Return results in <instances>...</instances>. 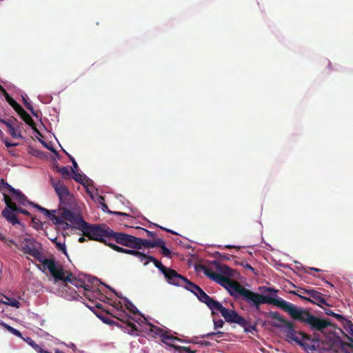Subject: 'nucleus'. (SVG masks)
I'll list each match as a JSON object with an SVG mask.
<instances>
[{"label": "nucleus", "instance_id": "obj_43", "mask_svg": "<svg viewBox=\"0 0 353 353\" xmlns=\"http://www.w3.org/2000/svg\"><path fill=\"white\" fill-rule=\"evenodd\" d=\"M242 265L243 268H245V269H248V270H250V271H252V272H254V274H256L255 272V270L254 268H252L249 263H242Z\"/></svg>", "mask_w": 353, "mask_h": 353}, {"label": "nucleus", "instance_id": "obj_33", "mask_svg": "<svg viewBox=\"0 0 353 353\" xmlns=\"http://www.w3.org/2000/svg\"><path fill=\"white\" fill-rule=\"evenodd\" d=\"M344 327L345 330L353 336V323L349 320H345L344 323Z\"/></svg>", "mask_w": 353, "mask_h": 353}, {"label": "nucleus", "instance_id": "obj_48", "mask_svg": "<svg viewBox=\"0 0 353 353\" xmlns=\"http://www.w3.org/2000/svg\"><path fill=\"white\" fill-rule=\"evenodd\" d=\"M18 212L28 216L30 215V212L27 210L21 208H19Z\"/></svg>", "mask_w": 353, "mask_h": 353}, {"label": "nucleus", "instance_id": "obj_59", "mask_svg": "<svg viewBox=\"0 0 353 353\" xmlns=\"http://www.w3.org/2000/svg\"><path fill=\"white\" fill-rule=\"evenodd\" d=\"M32 221L34 223H37V222H39V220H37L34 217L32 219Z\"/></svg>", "mask_w": 353, "mask_h": 353}, {"label": "nucleus", "instance_id": "obj_50", "mask_svg": "<svg viewBox=\"0 0 353 353\" xmlns=\"http://www.w3.org/2000/svg\"><path fill=\"white\" fill-rule=\"evenodd\" d=\"M3 199L6 205L9 204L10 202L12 201L11 199L7 194H4Z\"/></svg>", "mask_w": 353, "mask_h": 353}, {"label": "nucleus", "instance_id": "obj_31", "mask_svg": "<svg viewBox=\"0 0 353 353\" xmlns=\"http://www.w3.org/2000/svg\"><path fill=\"white\" fill-rule=\"evenodd\" d=\"M72 172L73 173L72 178L74 179V180L84 185L83 180L85 179L86 176H83L82 174L76 172L75 170H73V168H72Z\"/></svg>", "mask_w": 353, "mask_h": 353}, {"label": "nucleus", "instance_id": "obj_57", "mask_svg": "<svg viewBox=\"0 0 353 353\" xmlns=\"http://www.w3.org/2000/svg\"><path fill=\"white\" fill-rule=\"evenodd\" d=\"M85 241V238L83 236H81L79 239V242L83 243Z\"/></svg>", "mask_w": 353, "mask_h": 353}, {"label": "nucleus", "instance_id": "obj_39", "mask_svg": "<svg viewBox=\"0 0 353 353\" xmlns=\"http://www.w3.org/2000/svg\"><path fill=\"white\" fill-rule=\"evenodd\" d=\"M224 325V322L223 320L221 319H219V320H214V328L216 329V328H219V327H222Z\"/></svg>", "mask_w": 353, "mask_h": 353}, {"label": "nucleus", "instance_id": "obj_22", "mask_svg": "<svg viewBox=\"0 0 353 353\" xmlns=\"http://www.w3.org/2000/svg\"><path fill=\"white\" fill-rule=\"evenodd\" d=\"M134 256L138 258L144 265H147L150 262H151L152 258V256L141 252L138 250H137Z\"/></svg>", "mask_w": 353, "mask_h": 353}, {"label": "nucleus", "instance_id": "obj_12", "mask_svg": "<svg viewBox=\"0 0 353 353\" xmlns=\"http://www.w3.org/2000/svg\"><path fill=\"white\" fill-rule=\"evenodd\" d=\"M68 208H60L61 210L60 217H61L63 221L65 220L70 222L73 225L72 227L80 230L85 221L80 214L72 212Z\"/></svg>", "mask_w": 353, "mask_h": 353}, {"label": "nucleus", "instance_id": "obj_11", "mask_svg": "<svg viewBox=\"0 0 353 353\" xmlns=\"http://www.w3.org/2000/svg\"><path fill=\"white\" fill-rule=\"evenodd\" d=\"M151 262L154 263L161 273H163L169 283L174 285H180V279H183V276L178 274L174 270L166 268L161 261L152 256Z\"/></svg>", "mask_w": 353, "mask_h": 353}, {"label": "nucleus", "instance_id": "obj_26", "mask_svg": "<svg viewBox=\"0 0 353 353\" xmlns=\"http://www.w3.org/2000/svg\"><path fill=\"white\" fill-rule=\"evenodd\" d=\"M52 242L55 244L56 248L67 256V250L64 243H61L57 241V237L51 239Z\"/></svg>", "mask_w": 353, "mask_h": 353}, {"label": "nucleus", "instance_id": "obj_45", "mask_svg": "<svg viewBox=\"0 0 353 353\" xmlns=\"http://www.w3.org/2000/svg\"><path fill=\"white\" fill-rule=\"evenodd\" d=\"M28 109L31 112L33 116H34L37 118L39 117L38 112L35 111L33 107H28Z\"/></svg>", "mask_w": 353, "mask_h": 353}, {"label": "nucleus", "instance_id": "obj_44", "mask_svg": "<svg viewBox=\"0 0 353 353\" xmlns=\"http://www.w3.org/2000/svg\"><path fill=\"white\" fill-rule=\"evenodd\" d=\"M332 316L335 317L339 321L345 322L346 319L341 314L334 313V315Z\"/></svg>", "mask_w": 353, "mask_h": 353}, {"label": "nucleus", "instance_id": "obj_32", "mask_svg": "<svg viewBox=\"0 0 353 353\" xmlns=\"http://www.w3.org/2000/svg\"><path fill=\"white\" fill-rule=\"evenodd\" d=\"M17 119L14 118V117H11L7 120L4 119L3 123V124H5L6 125V127L8 128V129H10L11 128H12L14 125H17Z\"/></svg>", "mask_w": 353, "mask_h": 353}, {"label": "nucleus", "instance_id": "obj_23", "mask_svg": "<svg viewBox=\"0 0 353 353\" xmlns=\"http://www.w3.org/2000/svg\"><path fill=\"white\" fill-rule=\"evenodd\" d=\"M216 269L219 274H221V275L225 276H232V270L226 265L223 264H217Z\"/></svg>", "mask_w": 353, "mask_h": 353}, {"label": "nucleus", "instance_id": "obj_8", "mask_svg": "<svg viewBox=\"0 0 353 353\" xmlns=\"http://www.w3.org/2000/svg\"><path fill=\"white\" fill-rule=\"evenodd\" d=\"M25 254H28L35 259L42 252V245L33 238H23L20 240L19 248Z\"/></svg>", "mask_w": 353, "mask_h": 353}, {"label": "nucleus", "instance_id": "obj_47", "mask_svg": "<svg viewBox=\"0 0 353 353\" xmlns=\"http://www.w3.org/2000/svg\"><path fill=\"white\" fill-rule=\"evenodd\" d=\"M263 292L266 293V292H270V293H272V292H274L276 293L277 291L272 288H264V290L263 291Z\"/></svg>", "mask_w": 353, "mask_h": 353}, {"label": "nucleus", "instance_id": "obj_41", "mask_svg": "<svg viewBox=\"0 0 353 353\" xmlns=\"http://www.w3.org/2000/svg\"><path fill=\"white\" fill-rule=\"evenodd\" d=\"M140 230L143 233H145L148 236L153 237L155 236V233L153 232L149 231L146 229L141 228H140Z\"/></svg>", "mask_w": 353, "mask_h": 353}, {"label": "nucleus", "instance_id": "obj_25", "mask_svg": "<svg viewBox=\"0 0 353 353\" xmlns=\"http://www.w3.org/2000/svg\"><path fill=\"white\" fill-rule=\"evenodd\" d=\"M223 334L224 333L222 332H209L205 334H202L201 338H210L211 339L215 340L218 342V339L223 337Z\"/></svg>", "mask_w": 353, "mask_h": 353}, {"label": "nucleus", "instance_id": "obj_40", "mask_svg": "<svg viewBox=\"0 0 353 353\" xmlns=\"http://www.w3.org/2000/svg\"><path fill=\"white\" fill-rule=\"evenodd\" d=\"M5 241L6 243H7V244H8V245H10H10H14L17 248H18V249L19 248V243H17V242H15L14 240H12V239H9V240H8V239H6V241Z\"/></svg>", "mask_w": 353, "mask_h": 353}, {"label": "nucleus", "instance_id": "obj_6", "mask_svg": "<svg viewBox=\"0 0 353 353\" xmlns=\"http://www.w3.org/2000/svg\"><path fill=\"white\" fill-rule=\"evenodd\" d=\"M181 285L188 290L192 292L198 299L207 305V306L214 312V309L218 304L219 301L213 299L209 295H208L199 285L189 281L187 278L183 276V279H180Z\"/></svg>", "mask_w": 353, "mask_h": 353}, {"label": "nucleus", "instance_id": "obj_29", "mask_svg": "<svg viewBox=\"0 0 353 353\" xmlns=\"http://www.w3.org/2000/svg\"><path fill=\"white\" fill-rule=\"evenodd\" d=\"M57 171L64 179H70L72 177L71 173L67 167L57 168Z\"/></svg>", "mask_w": 353, "mask_h": 353}, {"label": "nucleus", "instance_id": "obj_36", "mask_svg": "<svg viewBox=\"0 0 353 353\" xmlns=\"http://www.w3.org/2000/svg\"><path fill=\"white\" fill-rule=\"evenodd\" d=\"M161 254L168 258H171L172 254L171 251L165 245L161 248Z\"/></svg>", "mask_w": 353, "mask_h": 353}, {"label": "nucleus", "instance_id": "obj_62", "mask_svg": "<svg viewBox=\"0 0 353 353\" xmlns=\"http://www.w3.org/2000/svg\"><path fill=\"white\" fill-rule=\"evenodd\" d=\"M103 321L106 323H108V324H110L111 322L110 321H108V320H106L105 319H103Z\"/></svg>", "mask_w": 353, "mask_h": 353}, {"label": "nucleus", "instance_id": "obj_1", "mask_svg": "<svg viewBox=\"0 0 353 353\" xmlns=\"http://www.w3.org/2000/svg\"><path fill=\"white\" fill-rule=\"evenodd\" d=\"M270 316L273 319L280 321L285 327V336L288 341H294L307 352H313L316 350L314 345H310L303 341L319 343L321 340L319 334L314 333L313 336H312L303 332H296L294 323L285 319L277 312H271Z\"/></svg>", "mask_w": 353, "mask_h": 353}, {"label": "nucleus", "instance_id": "obj_24", "mask_svg": "<svg viewBox=\"0 0 353 353\" xmlns=\"http://www.w3.org/2000/svg\"><path fill=\"white\" fill-rule=\"evenodd\" d=\"M4 298L6 301H3V299H0V303H3L6 305H10L12 307H14L16 308H19L21 306V303L14 298H9L6 296H4Z\"/></svg>", "mask_w": 353, "mask_h": 353}, {"label": "nucleus", "instance_id": "obj_15", "mask_svg": "<svg viewBox=\"0 0 353 353\" xmlns=\"http://www.w3.org/2000/svg\"><path fill=\"white\" fill-rule=\"evenodd\" d=\"M151 327L150 331L154 332V334L160 336L161 337V341L168 345L173 347V343L175 341H182V340L179 337L168 334L167 331H165L161 328L155 325H151Z\"/></svg>", "mask_w": 353, "mask_h": 353}, {"label": "nucleus", "instance_id": "obj_54", "mask_svg": "<svg viewBox=\"0 0 353 353\" xmlns=\"http://www.w3.org/2000/svg\"><path fill=\"white\" fill-rule=\"evenodd\" d=\"M2 91L3 92V95L5 96L6 100H7V97H11L9 95V94L3 88H2Z\"/></svg>", "mask_w": 353, "mask_h": 353}, {"label": "nucleus", "instance_id": "obj_55", "mask_svg": "<svg viewBox=\"0 0 353 353\" xmlns=\"http://www.w3.org/2000/svg\"><path fill=\"white\" fill-rule=\"evenodd\" d=\"M161 228L162 230H164L167 231L168 232L171 233V234H176V232H174V231H172V230H171L165 229V228H163V227H161Z\"/></svg>", "mask_w": 353, "mask_h": 353}, {"label": "nucleus", "instance_id": "obj_28", "mask_svg": "<svg viewBox=\"0 0 353 353\" xmlns=\"http://www.w3.org/2000/svg\"><path fill=\"white\" fill-rule=\"evenodd\" d=\"M19 128H20V127H19V124L17 123V125H14L12 128L9 129L8 130V132L10 133V134L13 138H21V137H22V136L19 132Z\"/></svg>", "mask_w": 353, "mask_h": 353}, {"label": "nucleus", "instance_id": "obj_37", "mask_svg": "<svg viewBox=\"0 0 353 353\" xmlns=\"http://www.w3.org/2000/svg\"><path fill=\"white\" fill-rule=\"evenodd\" d=\"M154 248H161L165 245V241L163 239H157L153 241Z\"/></svg>", "mask_w": 353, "mask_h": 353}, {"label": "nucleus", "instance_id": "obj_42", "mask_svg": "<svg viewBox=\"0 0 353 353\" xmlns=\"http://www.w3.org/2000/svg\"><path fill=\"white\" fill-rule=\"evenodd\" d=\"M67 154H68V157L70 158V161L72 163V167L71 168V169L73 168V170H75V169H77V167H78L77 163L76 162L74 159L71 155H70L68 153H67Z\"/></svg>", "mask_w": 353, "mask_h": 353}, {"label": "nucleus", "instance_id": "obj_61", "mask_svg": "<svg viewBox=\"0 0 353 353\" xmlns=\"http://www.w3.org/2000/svg\"><path fill=\"white\" fill-rule=\"evenodd\" d=\"M310 270H314V271H315V272H319V271H321V270H320V269L315 268H310Z\"/></svg>", "mask_w": 353, "mask_h": 353}, {"label": "nucleus", "instance_id": "obj_60", "mask_svg": "<svg viewBox=\"0 0 353 353\" xmlns=\"http://www.w3.org/2000/svg\"><path fill=\"white\" fill-rule=\"evenodd\" d=\"M32 221L34 223H37V222H39V220H37L34 217L32 219Z\"/></svg>", "mask_w": 353, "mask_h": 353}, {"label": "nucleus", "instance_id": "obj_19", "mask_svg": "<svg viewBox=\"0 0 353 353\" xmlns=\"http://www.w3.org/2000/svg\"><path fill=\"white\" fill-rule=\"evenodd\" d=\"M17 114L28 125L31 127L32 129L39 132L37 129L35 122L32 120L30 115L23 110V108H22Z\"/></svg>", "mask_w": 353, "mask_h": 353}, {"label": "nucleus", "instance_id": "obj_58", "mask_svg": "<svg viewBox=\"0 0 353 353\" xmlns=\"http://www.w3.org/2000/svg\"><path fill=\"white\" fill-rule=\"evenodd\" d=\"M0 240L3 241H6L5 236L1 233H0Z\"/></svg>", "mask_w": 353, "mask_h": 353}, {"label": "nucleus", "instance_id": "obj_5", "mask_svg": "<svg viewBox=\"0 0 353 353\" xmlns=\"http://www.w3.org/2000/svg\"><path fill=\"white\" fill-rule=\"evenodd\" d=\"M242 300L245 301L250 307L254 308L256 311L260 310V306L262 304H272L283 311L287 306L288 302L281 298H273L254 292L249 289L245 290Z\"/></svg>", "mask_w": 353, "mask_h": 353}, {"label": "nucleus", "instance_id": "obj_35", "mask_svg": "<svg viewBox=\"0 0 353 353\" xmlns=\"http://www.w3.org/2000/svg\"><path fill=\"white\" fill-rule=\"evenodd\" d=\"M173 348L179 352L184 351L187 353H196V351H192L190 347L185 346L173 345Z\"/></svg>", "mask_w": 353, "mask_h": 353}, {"label": "nucleus", "instance_id": "obj_14", "mask_svg": "<svg viewBox=\"0 0 353 353\" xmlns=\"http://www.w3.org/2000/svg\"><path fill=\"white\" fill-rule=\"evenodd\" d=\"M201 268L203 270V273L205 274V275H206L208 277H209L214 281L216 282L218 284L221 285L225 289H228V286L233 281V280L230 279V276H225L221 275V274L215 273L212 270L206 268L205 266H202Z\"/></svg>", "mask_w": 353, "mask_h": 353}, {"label": "nucleus", "instance_id": "obj_49", "mask_svg": "<svg viewBox=\"0 0 353 353\" xmlns=\"http://www.w3.org/2000/svg\"><path fill=\"white\" fill-rule=\"evenodd\" d=\"M23 102L27 109H28V107H32V105L28 102L27 99L23 97Z\"/></svg>", "mask_w": 353, "mask_h": 353}, {"label": "nucleus", "instance_id": "obj_10", "mask_svg": "<svg viewBox=\"0 0 353 353\" xmlns=\"http://www.w3.org/2000/svg\"><path fill=\"white\" fill-rule=\"evenodd\" d=\"M218 312L228 323H235L242 327H245L247 324V321L243 317L241 316L236 311L224 307L220 302L218 303L212 313L214 314Z\"/></svg>", "mask_w": 353, "mask_h": 353}, {"label": "nucleus", "instance_id": "obj_16", "mask_svg": "<svg viewBox=\"0 0 353 353\" xmlns=\"http://www.w3.org/2000/svg\"><path fill=\"white\" fill-rule=\"evenodd\" d=\"M34 206L37 208L40 212L43 213V214L50 221H52L54 225H61L63 223L61 217H60V214L59 216L55 214L56 210H48V209L44 208L37 204H34Z\"/></svg>", "mask_w": 353, "mask_h": 353}, {"label": "nucleus", "instance_id": "obj_20", "mask_svg": "<svg viewBox=\"0 0 353 353\" xmlns=\"http://www.w3.org/2000/svg\"><path fill=\"white\" fill-rule=\"evenodd\" d=\"M15 212L12 211L10 210L4 209L2 211V216L10 223L12 225L19 224L20 222L17 219Z\"/></svg>", "mask_w": 353, "mask_h": 353}, {"label": "nucleus", "instance_id": "obj_13", "mask_svg": "<svg viewBox=\"0 0 353 353\" xmlns=\"http://www.w3.org/2000/svg\"><path fill=\"white\" fill-rule=\"evenodd\" d=\"M303 293H305L310 296V297L304 296L300 294L297 295L303 300L314 303L322 308H324V305L329 306L325 299L323 297L322 293L316 291L313 289H301ZM296 294V293H295Z\"/></svg>", "mask_w": 353, "mask_h": 353}, {"label": "nucleus", "instance_id": "obj_30", "mask_svg": "<svg viewBox=\"0 0 353 353\" xmlns=\"http://www.w3.org/2000/svg\"><path fill=\"white\" fill-rule=\"evenodd\" d=\"M8 103L18 113L23 108L12 97H7Z\"/></svg>", "mask_w": 353, "mask_h": 353}, {"label": "nucleus", "instance_id": "obj_51", "mask_svg": "<svg viewBox=\"0 0 353 353\" xmlns=\"http://www.w3.org/2000/svg\"><path fill=\"white\" fill-rule=\"evenodd\" d=\"M4 143L6 145V146L7 148H10V147H12V146H16L17 145V143H12L10 142H9L8 141L6 140L4 141Z\"/></svg>", "mask_w": 353, "mask_h": 353}, {"label": "nucleus", "instance_id": "obj_53", "mask_svg": "<svg viewBox=\"0 0 353 353\" xmlns=\"http://www.w3.org/2000/svg\"><path fill=\"white\" fill-rule=\"evenodd\" d=\"M225 248H228V249H231V248L240 249V247H237L235 245H225Z\"/></svg>", "mask_w": 353, "mask_h": 353}, {"label": "nucleus", "instance_id": "obj_64", "mask_svg": "<svg viewBox=\"0 0 353 353\" xmlns=\"http://www.w3.org/2000/svg\"><path fill=\"white\" fill-rule=\"evenodd\" d=\"M105 209H108V206L105 204L103 205V210H105Z\"/></svg>", "mask_w": 353, "mask_h": 353}, {"label": "nucleus", "instance_id": "obj_52", "mask_svg": "<svg viewBox=\"0 0 353 353\" xmlns=\"http://www.w3.org/2000/svg\"><path fill=\"white\" fill-rule=\"evenodd\" d=\"M61 225H63V230H67L70 228V225L68 223H65L64 221Z\"/></svg>", "mask_w": 353, "mask_h": 353}, {"label": "nucleus", "instance_id": "obj_56", "mask_svg": "<svg viewBox=\"0 0 353 353\" xmlns=\"http://www.w3.org/2000/svg\"><path fill=\"white\" fill-rule=\"evenodd\" d=\"M116 214L121 215V216H128L126 213L124 212H114Z\"/></svg>", "mask_w": 353, "mask_h": 353}, {"label": "nucleus", "instance_id": "obj_4", "mask_svg": "<svg viewBox=\"0 0 353 353\" xmlns=\"http://www.w3.org/2000/svg\"><path fill=\"white\" fill-rule=\"evenodd\" d=\"M80 230H81L83 235L89 238V239L102 242L107 245L110 243H107L105 239L108 240L113 239L117 243V238L121 236V234H124L123 232H114L110 227L105 224L91 225L86 221L84 222Z\"/></svg>", "mask_w": 353, "mask_h": 353}, {"label": "nucleus", "instance_id": "obj_34", "mask_svg": "<svg viewBox=\"0 0 353 353\" xmlns=\"http://www.w3.org/2000/svg\"><path fill=\"white\" fill-rule=\"evenodd\" d=\"M126 308L133 314H137L139 312L137 307L130 301H127L125 304Z\"/></svg>", "mask_w": 353, "mask_h": 353}, {"label": "nucleus", "instance_id": "obj_9", "mask_svg": "<svg viewBox=\"0 0 353 353\" xmlns=\"http://www.w3.org/2000/svg\"><path fill=\"white\" fill-rule=\"evenodd\" d=\"M52 186L60 201L61 208H70L74 204L73 195L69 192L63 182L58 181L52 182Z\"/></svg>", "mask_w": 353, "mask_h": 353}, {"label": "nucleus", "instance_id": "obj_7", "mask_svg": "<svg viewBox=\"0 0 353 353\" xmlns=\"http://www.w3.org/2000/svg\"><path fill=\"white\" fill-rule=\"evenodd\" d=\"M117 238V243L123 246L137 249L138 250L144 248H153V241L144 239L124 233Z\"/></svg>", "mask_w": 353, "mask_h": 353}, {"label": "nucleus", "instance_id": "obj_3", "mask_svg": "<svg viewBox=\"0 0 353 353\" xmlns=\"http://www.w3.org/2000/svg\"><path fill=\"white\" fill-rule=\"evenodd\" d=\"M36 259L41 263L40 266H38L39 270L43 272L48 270L56 282L62 281L74 283L77 281L72 273L70 271L65 270L63 265L59 262L56 261L53 256L47 259L41 252L39 257Z\"/></svg>", "mask_w": 353, "mask_h": 353}, {"label": "nucleus", "instance_id": "obj_2", "mask_svg": "<svg viewBox=\"0 0 353 353\" xmlns=\"http://www.w3.org/2000/svg\"><path fill=\"white\" fill-rule=\"evenodd\" d=\"M285 312H287L294 320L308 325L312 331L322 332L330 325V321L328 319H320L307 310L296 307L294 305L288 302Z\"/></svg>", "mask_w": 353, "mask_h": 353}, {"label": "nucleus", "instance_id": "obj_38", "mask_svg": "<svg viewBox=\"0 0 353 353\" xmlns=\"http://www.w3.org/2000/svg\"><path fill=\"white\" fill-rule=\"evenodd\" d=\"M6 209L10 210L12 211L17 212H18L19 208L17 207L16 203L12 202V201L11 202L9 203V204H8L6 205Z\"/></svg>", "mask_w": 353, "mask_h": 353}, {"label": "nucleus", "instance_id": "obj_46", "mask_svg": "<svg viewBox=\"0 0 353 353\" xmlns=\"http://www.w3.org/2000/svg\"><path fill=\"white\" fill-rule=\"evenodd\" d=\"M323 309L325 310V313L327 315H329V316H332L333 315H334V312L332 310H330V309H329V308H325V307H324V308H323Z\"/></svg>", "mask_w": 353, "mask_h": 353}, {"label": "nucleus", "instance_id": "obj_21", "mask_svg": "<svg viewBox=\"0 0 353 353\" xmlns=\"http://www.w3.org/2000/svg\"><path fill=\"white\" fill-rule=\"evenodd\" d=\"M108 245L111 248L112 250H114V251H117L118 252H121V253H124V254H130V255H132V256H134L136 252H137V249H133V248H131V249H125V248H121V247H119L115 244H113V243H109L108 244Z\"/></svg>", "mask_w": 353, "mask_h": 353}, {"label": "nucleus", "instance_id": "obj_17", "mask_svg": "<svg viewBox=\"0 0 353 353\" xmlns=\"http://www.w3.org/2000/svg\"><path fill=\"white\" fill-rule=\"evenodd\" d=\"M227 290L232 296L238 299L239 297L242 298L246 288L243 287L238 282L233 281Z\"/></svg>", "mask_w": 353, "mask_h": 353}, {"label": "nucleus", "instance_id": "obj_63", "mask_svg": "<svg viewBox=\"0 0 353 353\" xmlns=\"http://www.w3.org/2000/svg\"><path fill=\"white\" fill-rule=\"evenodd\" d=\"M220 256H221L222 258H223V259H229V258H228V257L226 256V255H225V254H220Z\"/></svg>", "mask_w": 353, "mask_h": 353}, {"label": "nucleus", "instance_id": "obj_27", "mask_svg": "<svg viewBox=\"0 0 353 353\" xmlns=\"http://www.w3.org/2000/svg\"><path fill=\"white\" fill-rule=\"evenodd\" d=\"M0 325L5 327L8 331H9L10 333L13 334L14 336L22 338L21 333L17 329L11 327L10 325L6 324L4 322H0Z\"/></svg>", "mask_w": 353, "mask_h": 353}, {"label": "nucleus", "instance_id": "obj_18", "mask_svg": "<svg viewBox=\"0 0 353 353\" xmlns=\"http://www.w3.org/2000/svg\"><path fill=\"white\" fill-rule=\"evenodd\" d=\"M7 189L12 194L15 199L18 201L19 204L22 205H25L26 203H29L30 204H33L32 202H29L27 200L26 196L22 194L19 190H15L8 183H6Z\"/></svg>", "mask_w": 353, "mask_h": 353}]
</instances>
